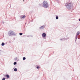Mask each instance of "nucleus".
Segmentation results:
<instances>
[{
    "label": "nucleus",
    "mask_w": 80,
    "mask_h": 80,
    "mask_svg": "<svg viewBox=\"0 0 80 80\" xmlns=\"http://www.w3.org/2000/svg\"><path fill=\"white\" fill-rule=\"evenodd\" d=\"M26 59V58L25 57H24L23 58V60H25V59Z\"/></svg>",
    "instance_id": "nucleus-13"
},
{
    "label": "nucleus",
    "mask_w": 80,
    "mask_h": 80,
    "mask_svg": "<svg viewBox=\"0 0 80 80\" xmlns=\"http://www.w3.org/2000/svg\"><path fill=\"white\" fill-rule=\"evenodd\" d=\"M79 21H80V19H79Z\"/></svg>",
    "instance_id": "nucleus-25"
},
{
    "label": "nucleus",
    "mask_w": 80,
    "mask_h": 80,
    "mask_svg": "<svg viewBox=\"0 0 80 80\" xmlns=\"http://www.w3.org/2000/svg\"><path fill=\"white\" fill-rule=\"evenodd\" d=\"M14 65H15L17 64V62H15L13 63Z\"/></svg>",
    "instance_id": "nucleus-14"
},
{
    "label": "nucleus",
    "mask_w": 80,
    "mask_h": 80,
    "mask_svg": "<svg viewBox=\"0 0 80 80\" xmlns=\"http://www.w3.org/2000/svg\"><path fill=\"white\" fill-rule=\"evenodd\" d=\"M65 5L68 10H70L73 5L71 3L68 2L65 4Z\"/></svg>",
    "instance_id": "nucleus-1"
},
{
    "label": "nucleus",
    "mask_w": 80,
    "mask_h": 80,
    "mask_svg": "<svg viewBox=\"0 0 80 80\" xmlns=\"http://www.w3.org/2000/svg\"><path fill=\"white\" fill-rule=\"evenodd\" d=\"M45 28V25H44L40 27L39 29H40V30H43V29H44Z\"/></svg>",
    "instance_id": "nucleus-4"
},
{
    "label": "nucleus",
    "mask_w": 80,
    "mask_h": 80,
    "mask_svg": "<svg viewBox=\"0 0 80 80\" xmlns=\"http://www.w3.org/2000/svg\"><path fill=\"white\" fill-rule=\"evenodd\" d=\"M8 35L9 36H11V35H16V34L13 31H10L8 32Z\"/></svg>",
    "instance_id": "nucleus-3"
},
{
    "label": "nucleus",
    "mask_w": 80,
    "mask_h": 80,
    "mask_svg": "<svg viewBox=\"0 0 80 80\" xmlns=\"http://www.w3.org/2000/svg\"><path fill=\"white\" fill-rule=\"evenodd\" d=\"M75 39H76V40H75V42H76V41H77V38L75 37Z\"/></svg>",
    "instance_id": "nucleus-16"
},
{
    "label": "nucleus",
    "mask_w": 80,
    "mask_h": 80,
    "mask_svg": "<svg viewBox=\"0 0 80 80\" xmlns=\"http://www.w3.org/2000/svg\"><path fill=\"white\" fill-rule=\"evenodd\" d=\"M56 1H57V2H58V0H55Z\"/></svg>",
    "instance_id": "nucleus-23"
},
{
    "label": "nucleus",
    "mask_w": 80,
    "mask_h": 80,
    "mask_svg": "<svg viewBox=\"0 0 80 80\" xmlns=\"http://www.w3.org/2000/svg\"><path fill=\"white\" fill-rule=\"evenodd\" d=\"M42 37H43V38H44V37H46V36H47V34H46V33H43L42 34Z\"/></svg>",
    "instance_id": "nucleus-5"
},
{
    "label": "nucleus",
    "mask_w": 80,
    "mask_h": 80,
    "mask_svg": "<svg viewBox=\"0 0 80 80\" xmlns=\"http://www.w3.org/2000/svg\"><path fill=\"white\" fill-rule=\"evenodd\" d=\"M1 45L2 46H4L5 45V43L4 42H2Z\"/></svg>",
    "instance_id": "nucleus-8"
},
{
    "label": "nucleus",
    "mask_w": 80,
    "mask_h": 80,
    "mask_svg": "<svg viewBox=\"0 0 80 80\" xmlns=\"http://www.w3.org/2000/svg\"><path fill=\"white\" fill-rule=\"evenodd\" d=\"M22 34H22V33H19L20 35H21V36L22 35Z\"/></svg>",
    "instance_id": "nucleus-15"
},
{
    "label": "nucleus",
    "mask_w": 80,
    "mask_h": 80,
    "mask_svg": "<svg viewBox=\"0 0 80 80\" xmlns=\"http://www.w3.org/2000/svg\"><path fill=\"white\" fill-rule=\"evenodd\" d=\"M62 39H63V40H67V39H69V38H67V39H66L65 38H62Z\"/></svg>",
    "instance_id": "nucleus-7"
},
{
    "label": "nucleus",
    "mask_w": 80,
    "mask_h": 80,
    "mask_svg": "<svg viewBox=\"0 0 80 80\" xmlns=\"http://www.w3.org/2000/svg\"><path fill=\"white\" fill-rule=\"evenodd\" d=\"M6 77H7V78H9V75L7 74L6 75Z\"/></svg>",
    "instance_id": "nucleus-12"
},
{
    "label": "nucleus",
    "mask_w": 80,
    "mask_h": 80,
    "mask_svg": "<svg viewBox=\"0 0 80 80\" xmlns=\"http://www.w3.org/2000/svg\"><path fill=\"white\" fill-rule=\"evenodd\" d=\"M56 20H58V16H56Z\"/></svg>",
    "instance_id": "nucleus-9"
},
{
    "label": "nucleus",
    "mask_w": 80,
    "mask_h": 80,
    "mask_svg": "<svg viewBox=\"0 0 80 80\" xmlns=\"http://www.w3.org/2000/svg\"><path fill=\"white\" fill-rule=\"evenodd\" d=\"M78 39H80V38H78Z\"/></svg>",
    "instance_id": "nucleus-26"
},
{
    "label": "nucleus",
    "mask_w": 80,
    "mask_h": 80,
    "mask_svg": "<svg viewBox=\"0 0 80 80\" xmlns=\"http://www.w3.org/2000/svg\"><path fill=\"white\" fill-rule=\"evenodd\" d=\"M40 68V67L39 66H37L36 68H37L38 69V68Z\"/></svg>",
    "instance_id": "nucleus-17"
},
{
    "label": "nucleus",
    "mask_w": 80,
    "mask_h": 80,
    "mask_svg": "<svg viewBox=\"0 0 80 80\" xmlns=\"http://www.w3.org/2000/svg\"><path fill=\"white\" fill-rule=\"evenodd\" d=\"M42 6L45 8H47L49 6L48 2L46 1H44L42 3Z\"/></svg>",
    "instance_id": "nucleus-2"
},
{
    "label": "nucleus",
    "mask_w": 80,
    "mask_h": 80,
    "mask_svg": "<svg viewBox=\"0 0 80 80\" xmlns=\"http://www.w3.org/2000/svg\"><path fill=\"white\" fill-rule=\"evenodd\" d=\"M2 80H5V78H3L2 79Z\"/></svg>",
    "instance_id": "nucleus-22"
},
{
    "label": "nucleus",
    "mask_w": 80,
    "mask_h": 80,
    "mask_svg": "<svg viewBox=\"0 0 80 80\" xmlns=\"http://www.w3.org/2000/svg\"><path fill=\"white\" fill-rule=\"evenodd\" d=\"M30 37H33L32 36H30Z\"/></svg>",
    "instance_id": "nucleus-24"
},
{
    "label": "nucleus",
    "mask_w": 80,
    "mask_h": 80,
    "mask_svg": "<svg viewBox=\"0 0 80 80\" xmlns=\"http://www.w3.org/2000/svg\"><path fill=\"white\" fill-rule=\"evenodd\" d=\"M1 55V52H0V55Z\"/></svg>",
    "instance_id": "nucleus-27"
},
{
    "label": "nucleus",
    "mask_w": 80,
    "mask_h": 80,
    "mask_svg": "<svg viewBox=\"0 0 80 80\" xmlns=\"http://www.w3.org/2000/svg\"><path fill=\"white\" fill-rule=\"evenodd\" d=\"M77 35H78L80 34V32L79 31H78L77 33Z\"/></svg>",
    "instance_id": "nucleus-10"
},
{
    "label": "nucleus",
    "mask_w": 80,
    "mask_h": 80,
    "mask_svg": "<svg viewBox=\"0 0 80 80\" xmlns=\"http://www.w3.org/2000/svg\"><path fill=\"white\" fill-rule=\"evenodd\" d=\"M21 17L22 18H25V17H26V16L25 15H24L23 16H21Z\"/></svg>",
    "instance_id": "nucleus-6"
},
{
    "label": "nucleus",
    "mask_w": 80,
    "mask_h": 80,
    "mask_svg": "<svg viewBox=\"0 0 80 80\" xmlns=\"http://www.w3.org/2000/svg\"><path fill=\"white\" fill-rule=\"evenodd\" d=\"M75 37H76L77 38V37H78V35H76V36Z\"/></svg>",
    "instance_id": "nucleus-21"
},
{
    "label": "nucleus",
    "mask_w": 80,
    "mask_h": 80,
    "mask_svg": "<svg viewBox=\"0 0 80 80\" xmlns=\"http://www.w3.org/2000/svg\"><path fill=\"white\" fill-rule=\"evenodd\" d=\"M17 60V57H16V58H15V60Z\"/></svg>",
    "instance_id": "nucleus-19"
},
{
    "label": "nucleus",
    "mask_w": 80,
    "mask_h": 80,
    "mask_svg": "<svg viewBox=\"0 0 80 80\" xmlns=\"http://www.w3.org/2000/svg\"><path fill=\"white\" fill-rule=\"evenodd\" d=\"M26 37H30V35H27V36H26Z\"/></svg>",
    "instance_id": "nucleus-20"
},
{
    "label": "nucleus",
    "mask_w": 80,
    "mask_h": 80,
    "mask_svg": "<svg viewBox=\"0 0 80 80\" xmlns=\"http://www.w3.org/2000/svg\"><path fill=\"white\" fill-rule=\"evenodd\" d=\"M60 40H61V41L63 40V38H62L60 39Z\"/></svg>",
    "instance_id": "nucleus-18"
},
{
    "label": "nucleus",
    "mask_w": 80,
    "mask_h": 80,
    "mask_svg": "<svg viewBox=\"0 0 80 80\" xmlns=\"http://www.w3.org/2000/svg\"><path fill=\"white\" fill-rule=\"evenodd\" d=\"M14 70L15 72H17V69L16 68L14 69Z\"/></svg>",
    "instance_id": "nucleus-11"
}]
</instances>
